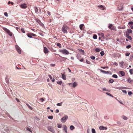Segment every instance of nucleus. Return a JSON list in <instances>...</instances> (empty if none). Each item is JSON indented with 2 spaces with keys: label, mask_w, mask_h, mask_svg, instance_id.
<instances>
[{
  "label": "nucleus",
  "mask_w": 133,
  "mask_h": 133,
  "mask_svg": "<svg viewBox=\"0 0 133 133\" xmlns=\"http://www.w3.org/2000/svg\"><path fill=\"white\" fill-rule=\"evenodd\" d=\"M69 29V28L65 25H63L62 28V30L63 32L64 33H67V30Z\"/></svg>",
  "instance_id": "nucleus-1"
},
{
  "label": "nucleus",
  "mask_w": 133,
  "mask_h": 133,
  "mask_svg": "<svg viewBox=\"0 0 133 133\" xmlns=\"http://www.w3.org/2000/svg\"><path fill=\"white\" fill-rule=\"evenodd\" d=\"M59 51L63 54L67 55L69 54V51L65 49H60Z\"/></svg>",
  "instance_id": "nucleus-2"
},
{
  "label": "nucleus",
  "mask_w": 133,
  "mask_h": 133,
  "mask_svg": "<svg viewBox=\"0 0 133 133\" xmlns=\"http://www.w3.org/2000/svg\"><path fill=\"white\" fill-rule=\"evenodd\" d=\"M3 30L6 32L10 36H11L12 35V33L7 29L4 28L3 29Z\"/></svg>",
  "instance_id": "nucleus-3"
},
{
  "label": "nucleus",
  "mask_w": 133,
  "mask_h": 133,
  "mask_svg": "<svg viewBox=\"0 0 133 133\" xmlns=\"http://www.w3.org/2000/svg\"><path fill=\"white\" fill-rule=\"evenodd\" d=\"M68 117L67 115H65L61 119V121L63 123L65 122L66 120L68 119Z\"/></svg>",
  "instance_id": "nucleus-4"
},
{
  "label": "nucleus",
  "mask_w": 133,
  "mask_h": 133,
  "mask_svg": "<svg viewBox=\"0 0 133 133\" xmlns=\"http://www.w3.org/2000/svg\"><path fill=\"white\" fill-rule=\"evenodd\" d=\"M15 48L18 53L19 54H21V51L19 46L18 45H15Z\"/></svg>",
  "instance_id": "nucleus-5"
},
{
  "label": "nucleus",
  "mask_w": 133,
  "mask_h": 133,
  "mask_svg": "<svg viewBox=\"0 0 133 133\" xmlns=\"http://www.w3.org/2000/svg\"><path fill=\"white\" fill-rule=\"evenodd\" d=\"M23 9H25L27 8V5L26 4L23 3L19 5Z\"/></svg>",
  "instance_id": "nucleus-6"
},
{
  "label": "nucleus",
  "mask_w": 133,
  "mask_h": 133,
  "mask_svg": "<svg viewBox=\"0 0 133 133\" xmlns=\"http://www.w3.org/2000/svg\"><path fill=\"white\" fill-rule=\"evenodd\" d=\"M48 129L52 133H54L55 132L53 128L49 126L48 128Z\"/></svg>",
  "instance_id": "nucleus-7"
},
{
  "label": "nucleus",
  "mask_w": 133,
  "mask_h": 133,
  "mask_svg": "<svg viewBox=\"0 0 133 133\" xmlns=\"http://www.w3.org/2000/svg\"><path fill=\"white\" fill-rule=\"evenodd\" d=\"M108 28L110 29L114 30L115 29V27L113 26L111 24H109V25L108 26Z\"/></svg>",
  "instance_id": "nucleus-8"
},
{
  "label": "nucleus",
  "mask_w": 133,
  "mask_h": 133,
  "mask_svg": "<svg viewBox=\"0 0 133 133\" xmlns=\"http://www.w3.org/2000/svg\"><path fill=\"white\" fill-rule=\"evenodd\" d=\"M44 52L45 54H47L49 52L48 49L45 47H44Z\"/></svg>",
  "instance_id": "nucleus-9"
},
{
  "label": "nucleus",
  "mask_w": 133,
  "mask_h": 133,
  "mask_svg": "<svg viewBox=\"0 0 133 133\" xmlns=\"http://www.w3.org/2000/svg\"><path fill=\"white\" fill-rule=\"evenodd\" d=\"M99 129L100 130H106L107 129V128L106 127H104L103 126H101L99 127Z\"/></svg>",
  "instance_id": "nucleus-10"
},
{
  "label": "nucleus",
  "mask_w": 133,
  "mask_h": 133,
  "mask_svg": "<svg viewBox=\"0 0 133 133\" xmlns=\"http://www.w3.org/2000/svg\"><path fill=\"white\" fill-rule=\"evenodd\" d=\"M123 9V7L121 5H119L117 8V10L119 11H121Z\"/></svg>",
  "instance_id": "nucleus-11"
},
{
  "label": "nucleus",
  "mask_w": 133,
  "mask_h": 133,
  "mask_svg": "<svg viewBox=\"0 0 133 133\" xmlns=\"http://www.w3.org/2000/svg\"><path fill=\"white\" fill-rule=\"evenodd\" d=\"M98 7L100 9H102V10H104L105 9V7L104 6L102 5H99L98 6Z\"/></svg>",
  "instance_id": "nucleus-12"
},
{
  "label": "nucleus",
  "mask_w": 133,
  "mask_h": 133,
  "mask_svg": "<svg viewBox=\"0 0 133 133\" xmlns=\"http://www.w3.org/2000/svg\"><path fill=\"white\" fill-rule=\"evenodd\" d=\"M132 32V30L130 29H128L126 31V33H127L128 34L131 33Z\"/></svg>",
  "instance_id": "nucleus-13"
},
{
  "label": "nucleus",
  "mask_w": 133,
  "mask_h": 133,
  "mask_svg": "<svg viewBox=\"0 0 133 133\" xmlns=\"http://www.w3.org/2000/svg\"><path fill=\"white\" fill-rule=\"evenodd\" d=\"M126 37L128 38L129 39L131 40L132 39L131 37L130 36H129V34H128L127 33H126Z\"/></svg>",
  "instance_id": "nucleus-14"
},
{
  "label": "nucleus",
  "mask_w": 133,
  "mask_h": 133,
  "mask_svg": "<svg viewBox=\"0 0 133 133\" xmlns=\"http://www.w3.org/2000/svg\"><path fill=\"white\" fill-rule=\"evenodd\" d=\"M63 130L65 131V132L67 133V127L66 125H64L63 126Z\"/></svg>",
  "instance_id": "nucleus-15"
},
{
  "label": "nucleus",
  "mask_w": 133,
  "mask_h": 133,
  "mask_svg": "<svg viewBox=\"0 0 133 133\" xmlns=\"http://www.w3.org/2000/svg\"><path fill=\"white\" fill-rule=\"evenodd\" d=\"M62 78L63 79L65 80L66 79V77L65 76L64 74L62 73L61 74Z\"/></svg>",
  "instance_id": "nucleus-16"
},
{
  "label": "nucleus",
  "mask_w": 133,
  "mask_h": 133,
  "mask_svg": "<svg viewBox=\"0 0 133 133\" xmlns=\"http://www.w3.org/2000/svg\"><path fill=\"white\" fill-rule=\"evenodd\" d=\"M127 81L130 83H132L133 82V80H131V78H129L127 80Z\"/></svg>",
  "instance_id": "nucleus-17"
},
{
  "label": "nucleus",
  "mask_w": 133,
  "mask_h": 133,
  "mask_svg": "<svg viewBox=\"0 0 133 133\" xmlns=\"http://www.w3.org/2000/svg\"><path fill=\"white\" fill-rule=\"evenodd\" d=\"M100 71L103 73H104V74H108V71H104L103 70L101 69L100 70Z\"/></svg>",
  "instance_id": "nucleus-18"
},
{
  "label": "nucleus",
  "mask_w": 133,
  "mask_h": 133,
  "mask_svg": "<svg viewBox=\"0 0 133 133\" xmlns=\"http://www.w3.org/2000/svg\"><path fill=\"white\" fill-rule=\"evenodd\" d=\"M121 75L123 76H124L125 75V73L124 72L122 71H121L119 72Z\"/></svg>",
  "instance_id": "nucleus-19"
},
{
  "label": "nucleus",
  "mask_w": 133,
  "mask_h": 133,
  "mask_svg": "<svg viewBox=\"0 0 133 133\" xmlns=\"http://www.w3.org/2000/svg\"><path fill=\"white\" fill-rule=\"evenodd\" d=\"M84 25L83 24H81L79 25V28L81 30H83V28Z\"/></svg>",
  "instance_id": "nucleus-20"
},
{
  "label": "nucleus",
  "mask_w": 133,
  "mask_h": 133,
  "mask_svg": "<svg viewBox=\"0 0 133 133\" xmlns=\"http://www.w3.org/2000/svg\"><path fill=\"white\" fill-rule=\"evenodd\" d=\"M35 12L36 14H38V9L37 8V7H35Z\"/></svg>",
  "instance_id": "nucleus-21"
},
{
  "label": "nucleus",
  "mask_w": 133,
  "mask_h": 133,
  "mask_svg": "<svg viewBox=\"0 0 133 133\" xmlns=\"http://www.w3.org/2000/svg\"><path fill=\"white\" fill-rule=\"evenodd\" d=\"M77 84L76 82H74L72 84L73 87L74 88L77 86Z\"/></svg>",
  "instance_id": "nucleus-22"
},
{
  "label": "nucleus",
  "mask_w": 133,
  "mask_h": 133,
  "mask_svg": "<svg viewBox=\"0 0 133 133\" xmlns=\"http://www.w3.org/2000/svg\"><path fill=\"white\" fill-rule=\"evenodd\" d=\"M26 130H27L29 131L31 133L32 132V130H31V129L29 127H26Z\"/></svg>",
  "instance_id": "nucleus-23"
},
{
  "label": "nucleus",
  "mask_w": 133,
  "mask_h": 133,
  "mask_svg": "<svg viewBox=\"0 0 133 133\" xmlns=\"http://www.w3.org/2000/svg\"><path fill=\"white\" fill-rule=\"evenodd\" d=\"M128 24L129 26L133 25V22L132 21H130L128 23Z\"/></svg>",
  "instance_id": "nucleus-24"
},
{
  "label": "nucleus",
  "mask_w": 133,
  "mask_h": 133,
  "mask_svg": "<svg viewBox=\"0 0 133 133\" xmlns=\"http://www.w3.org/2000/svg\"><path fill=\"white\" fill-rule=\"evenodd\" d=\"M114 82V80L112 79H110L109 81V82L110 83H112Z\"/></svg>",
  "instance_id": "nucleus-25"
},
{
  "label": "nucleus",
  "mask_w": 133,
  "mask_h": 133,
  "mask_svg": "<svg viewBox=\"0 0 133 133\" xmlns=\"http://www.w3.org/2000/svg\"><path fill=\"white\" fill-rule=\"evenodd\" d=\"M129 72L130 74L132 75L133 74V69H131L129 70Z\"/></svg>",
  "instance_id": "nucleus-26"
},
{
  "label": "nucleus",
  "mask_w": 133,
  "mask_h": 133,
  "mask_svg": "<svg viewBox=\"0 0 133 133\" xmlns=\"http://www.w3.org/2000/svg\"><path fill=\"white\" fill-rule=\"evenodd\" d=\"M70 129L71 130H72L75 129V127L73 125H71L70 127Z\"/></svg>",
  "instance_id": "nucleus-27"
},
{
  "label": "nucleus",
  "mask_w": 133,
  "mask_h": 133,
  "mask_svg": "<svg viewBox=\"0 0 133 133\" xmlns=\"http://www.w3.org/2000/svg\"><path fill=\"white\" fill-rule=\"evenodd\" d=\"M57 46H58L60 48H62L61 44L59 43H57Z\"/></svg>",
  "instance_id": "nucleus-28"
},
{
  "label": "nucleus",
  "mask_w": 133,
  "mask_h": 133,
  "mask_svg": "<svg viewBox=\"0 0 133 133\" xmlns=\"http://www.w3.org/2000/svg\"><path fill=\"white\" fill-rule=\"evenodd\" d=\"M112 77L115 78H117L118 77L117 76L116 74H114L112 76Z\"/></svg>",
  "instance_id": "nucleus-29"
},
{
  "label": "nucleus",
  "mask_w": 133,
  "mask_h": 133,
  "mask_svg": "<svg viewBox=\"0 0 133 133\" xmlns=\"http://www.w3.org/2000/svg\"><path fill=\"white\" fill-rule=\"evenodd\" d=\"M122 117L123 118V119L125 120H127L128 119L127 117L124 116H123Z\"/></svg>",
  "instance_id": "nucleus-30"
},
{
  "label": "nucleus",
  "mask_w": 133,
  "mask_h": 133,
  "mask_svg": "<svg viewBox=\"0 0 133 133\" xmlns=\"http://www.w3.org/2000/svg\"><path fill=\"white\" fill-rule=\"evenodd\" d=\"M93 38L94 39H96L97 38V36L96 34H94L93 36Z\"/></svg>",
  "instance_id": "nucleus-31"
},
{
  "label": "nucleus",
  "mask_w": 133,
  "mask_h": 133,
  "mask_svg": "<svg viewBox=\"0 0 133 133\" xmlns=\"http://www.w3.org/2000/svg\"><path fill=\"white\" fill-rule=\"evenodd\" d=\"M100 54L101 55V56H103L104 54V52L103 51H102L100 52Z\"/></svg>",
  "instance_id": "nucleus-32"
},
{
  "label": "nucleus",
  "mask_w": 133,
  "mask_h": 133,
  "mask_svg": "<svg viewBox=\"0 0 133 133\" xmlns=\"http://www.w3.org/2000/svg\"><path fill=\"white\" fill-rule=\"evenodd\" d=\"M63 103L61 102L60 103H58L57 104V105L59 106H61L62 105Z\"/></svg>",
  "instance_id": "nucleus-33"
},
{
  "label": "nucleus",
  "mask_w": 133,
  "mask_h": 133,
  "mask_svg": "<svg viewBox=\"0 0 133 133\" xmlns=\"http://www.w3.org/2000/svg\"><path fill=\"white\" fill-rule=\"evenodd\" d=\"M26 105L30 109H31V110L32 109V108L30 106L29 104H26Z\"/></svg>",
  "instance_id": "nucleus-34"
},
{
  "label": "nucleus",
  "mask_w": 133,
  "mask_h": 133,
  "mask_svg": "<svg viewBox=\"0 0 133 133\" xmlns=\"http://www.w3.org/2000/svg\"><path fill=\"white\" fill-rule=\"evenodd\" d=\"M95 51L97 52H99L100 51V49L99 48H96L95 49Z\"/></svg>",
  "instance_id": "nucleus-35"
},
{
  "label": "nucleus",
  "mask_w": 133,
  "mask_h": 133,
  "mask_svg": "<svg viewBox=\"0 0 133 133\" xmlns=\"http://www.w3.org/2000/svg\"><path fill=\"white\" fill-rule=\"evenodd\" d=\"M61 57L62 58L63 60V61H65L66 60V59H67V58L63 57Z\"/></svg>",
  "instance_id": "nucleus-36"
},
{
  "label": "nucleus",
  "mask_w": 133,
  "mask_h": 133,
  "mask_svg": "<svg viewBox=\"0 0 133 133\" xmlns=\"http://www.w3.org/2000/svg\"><path fill=\"white\" fill-rule=\"evenodd\" d=\"M27 36H28V37H30V38H32V35L31 34H27Z\"/></svg>",
  "instance_id": "nucleus-37"
},
{
  "label": "nucleus",
  "mask_w": 133,
  "mask_h": 133,
  "mask_svg": "<svg viewBox=\"0 0 133 133\" xmlns=\"http://www.w3.org/2000/svg\"><path fill=\"white\" fill-rule=\"evenodd\" d=\"M62 83V82L61 81H60L59 82H57V83L59 85H61Z\"/></svg>",
  "instance_id": "nucleus-38"
},
{
  "label": "nucleus",
  "mask_w": 133,
  "mask_h": 133,
  "mask_svg": "<svg viewBox=\"0 0 133 133\" xmlns=\"http://www.w3.org/2000/svg\"><path fill=\"white\" fill-rule=\"evenodd\" d=\"M106 94L108 95H109L111 97H113V96L111 94H110V93H109L108 92H106Z\"/></svg>",
  "instance_id": "nucleus-39"
},
{
  "label": "nucleus",
  "mask_w": 133,
  "mask_h": 133,
  "mask_svg": "<svg viewBox=\"0 0 133 133\" xmlns=\"http://www.w3.org/2000/svg\"><path fill=\"white\" fill-rule=\"evenodd\" d=\"M91 130L92 132V133H96V131L94 129H92Z\"/></svg>",
  "instance_id": "nucleus-40"
},
{
  "label": "nucleus",
  "mask_w": 133,
  "mask_h": 133,
  "mask_svg": "<svg viewBox=\"0 0 133 133\" xmlns=\"http://www.w3.org/2000/svg\"><path fill=\"white\" fill-rule=\"evenodd\" d=\"M92 59H94L95 58V57L94 56H92L90 57Z\"/></svg>",
  "instance_id": "nucleus-41"
},
{
  "label": "nucleus",
  "mask_w": 133,
  "mask_h": 133,
  "mask_svg": "<svg viewBox=\"0 0 133 133\" xmlns=\"http://www.w3.org/2000/svg\"><path fill=\"white\" fill-rule=\"evenodd\" d=\"M48 118L49 119H52L53 118V116H49Z\"/></svg>",
  "instance_id": "nucleus-42"
},
{
  "label": "nucleus",
  "mask_w": 133,
  "mask_h": 133,
  "mask_svg": "<svg viewBox=\"0 0 133 133\" xmlns=\"http://www.w3.org/2000/svg\"><path fill=\"white\" fill-rule=\"evenodd\" d=\"M21 30L22 32L24 33H25V31L24 30V29L23 28H21Z\"/></svg>",
  "instance_id": "nucleus-43"
},
{
  "label": "nucleus",
  "mask_w": 133,
  "mask_h": 133,
  "mask_svg": "<svg viewBox=\"0 0 133 133\" xmlns=\"http://www.w3.org/2000/svg\"><path fill=\"white\" fill-rule=\"evenodd\" d=\"M86 62L88 64H90L91 63L89 61L87 60H86Z\"/></svg>",
  "instance_id": "nucleus-44"
},
{
  "label": "nucleus",
  "mask_w": 133,
  "mask_h": 133,
  "mask_svg": "<svg viewBox=\"0 0 133 133\" xmlns=\"http://www.w3.org/2000/svg\"><path fill=\"white\" fill-rule=\"evenodd\" d=\"M58 128H61L62 127V125L61 124H58Z\"/></svg>",
  "instance_id": "nucleus-45"
},
{
  "label": "nucleus",
  "mask_w": 133,
  "mask_h": 133,
  "mask_svg": "<svg viewBox=\"0 0 133 133\" xmlns=\"http://www.w3.org/2000/svg\"><path fill=\"white\" fill-rule=\"evenodd\" d=\"M131 47V45H128L126 46V48L127 49H129Z\"/></svg>",
  "instance_id": "nucleus-46"
},
{
  "label": "nucleus",
  "mask_w": 133,
  "mask_h": 133,
  "mask_svg": "<svg viewBox=\"0 0 133 133\" xmlns=\"http://www.w3.org/2000/svg\"><path fill=\"white\" fill-rule=\"evenodd\" d=\"M132 94V93L131 91H130L128 92V94L129 95H130Z\"/></svg>",
  "instance_id": "nucleus-47"
},
{
  "label": "nucleus",
  "mask_w": 133,
  "mask_h": 133,
  "mask_svg": "<svg viewBox=\"0 0 133 133\" xmlns=\"http://www.w3.org/2000/svg\"><path fill=\"white\" fill-rule=\"evenodd\" d=\"M4 15L6 17H8V14L6 12H5L4 13Z\"/></svg>",
  "instance_id": "nucleus-48"
},
{
  "label": "nucleus",
  "mask_w": 133,
  "mask_h": 133,
  "mask_svg": "<svg viewBox=\"0 0 133 133\" xmlns=\"http://www.w3.org/2000/svg\"><path fill=\"white\" fill-rule=\"evenodd\" d=\"M101 36L102 37H104V34L103 33H101Z\"/></svg>",
  "instance_id": "nucleus-49"
},
{
  "label": "nucleus",
  "mask_w": 133,
  "mask_h": 133,
  "mask_svg": "<svg viewBox=\"0 0 133 133\" xmlns=\"http://www.w3.org/2000/svg\"><path fill=\"white\" fill-rule=\"evenodd\" d=\"M48 76L51 79H52V77L51 76V75H48Z\"/></svg>",
  "instance_id": "nucleus-50"
},
{
  "label": "nucleus",
  "mask_w": 133,
  "mask_h": 133,
  "mask_svg": "<svg viewBox=\"0 0 133 133\" xmlns=\"http://www.w3.org/2000/svg\"><path fill=\"white\" fill-rule=\"evenodd\" d=\"M130 54V53H126L125 55L126 56H129Z\"/></svg>",
  "instance_id": "nucleus-51"
},
{
  "label": "nucleus",
  "mask_w": 133,
  "mask_h": 133,
  "mask_svg": "<svg viewBox=\"0 0 133 133\" xmlns=\"http://www.w3.org/2000/svg\"><path fill=\"white\" fill-rule=\"evenodd\" d=\"M77 58L79 60V59H81V57L80 56H78L77 57Z\"/></svg>",
  "instance_id": "nucleus-52"
},
{
  "label": "nucleus",
  "mask_w": 133,
  "mask_h": 133,
  "mask_svg": "<svg viewBox=\"0 0 133 133\" xmlns=\"http://www.w3.org/2000/svg\"><path fill=\"white\" fill-rule=\"evenodd\" d=\"M122 91L123 93H124L125 94H126L127 93V92L125 90H122Z\"/></svg>",
  "instance_id": "nucleus-53"
},
{
  "label": "nucleus",
  "mask_w": 133,
  "mask_h": 133,
  "mask_svg": "<svg viewBox=\"0 0 133 133\" xmlns=\"http://www.w3.org/2000/svg\"><path fill=\"white\" fill-rule=\"evenodd\" d=\"M51 51L54 52H56V50H54L53 49H52L51 50Z\"/></svg>",
  "instance_id": "nucleus-54"
},
{
  "label": "nucleus",
  "mask_w": 133,
  "mask_h": 133,
  "mask_svg": "<svg viewBox=\"0 0 133 133\" xmlns=\"http://www.w3.org/2000/svg\"><path fill=\"white\" fill-rule=\"evenodd\" d=\"M120 64H121V65L123 66V65L124 62H122L120 63Z\"/></svg>",
  "instance_id": "nucleus-55"
},
{
  "label": "nucleus",
  "mask_w": 133,
  "mask_h": 133,
  "mask_svg": "<svg viewBox=\"0 0 133 133\" xmlns=\"http://www.w3.org/2000/svg\"><path fill=\"white\" fill-rule=\"evenodd\" d=\"M31 34V35L32 36H35L36 35L33 33Z\"/></svg>",
  "instance_id": "nucleus-56"
},
{
  "label": "nucleus",
  "mask_w": 133,
  "mask_h": 133,
  "mask_svg": "<svg viewBox=\"0 0 133 133\" xmlns=\"http://www.w3.org/2000/svg\"><path fill=\"white\" fill-rule=\"evenodd\" d=\"M83 58H82L80 59H79V61L81 62H83Z\"/></svg>",
  "instance_id": "nucleus-57"
},
{
  "label": "nucleus",
  "mask_w": 133,
  "mask_h": 133,
  "mask_svg": "<svg viewBox=\"0 0 133 133\" xmlns=\"http://www.w3.org/2000/svg\"><path fill=\"white\" fill-rule=\"evenodd\" d=\"M48 14L49 15H51L50 12L49 11H47Z\"/></svg>",
  "instance_id": "nucleus-58"
},
{
  "label": "nucleus",
  "mask_w": 133,
  "mask_h": 133,
  "mask_svg": "<svg viewBox=\"0 0 133 133\" xmlns=\"http://www.w3.org/2000/svg\"><path fill=\"white\" fill-rule=\"evenodd\" d=\"M102 90L103 91H107V90L106 89V88H103L102 89Z\"/></svg>",
  "instance_id": "nucleus-59"
},
{
  "label": "nucleus",
  "mask_w": 133,
  "mask_h": 133,
  "mask_svg": "<svg viewBox=\"0 0 133 133\" xmlns=\"http://www.w3.org/2000/svg\"><path fill=\"white\" fill-rule=\"evenodd\" d=\"M40 100L42 102H43L44 101V99L43 98H41L40 99Z\"/></svg>",
  "instance_id": "nucleus-60"
},
{
  "label": "nucleus",
  "mask_w": 133,
  "mask_h": 133,
  "mask_svg": "<svg viewBox=\"0 0 133 133\" xmlns=\"http://www.w3.org/2000/svg\"><path fill=\"white\" fill-rule=\"evenodd\" d=\"M56 111V113H58L59 112V110L58 109H57Z\"/></svg>",
  "instance_id": "nucleus-61"
},
{
  "label": "nucleus",
  "mask_w": 133,
  "mask_h": 133,
  "mask_svg": "<svg viewBox=\"0 0 133 133\" xmlns=\"http://www.w3.org/2000/svg\"><path fill=\"white\" fill-rule=\"evenodd\" d=\"M130 57L131 58H133V54L131 55L130 56Z\"/></svg>",
  "instance_id": "nucleus-62"
},
{
  "label": "nucleus",
  "mask_w": 133,
  "mask_h": 133,
  "mask_svg": "<svg viewBox=\"0 0 133 133\" xmlns=\"http://www.w3.org/2000/svg\"><path fill=\"white\" fill-rule=\"evenodd\" d=\"M55 79L54 78L52 80V82H54L55 81Z\"/></svg>",
  "instance_id": "nucleus-63"
},
{
  "label": "nucleus",
  "mask_w": 133,
  "mask_h": 133,
  "mask_svg": "<svg viewBox=\"0 0 133 133\" xmlns=\"http://www.w3.org/2000/svg\"><path fill=\"white\" fill-rule=\"evenodd\" d=\"M80 51H81V52H83V53H84V51L83 50H82V49H81L80 50Z\"/></svg>",
  "instance_id": "nucleus-64"
}]
</instances>
